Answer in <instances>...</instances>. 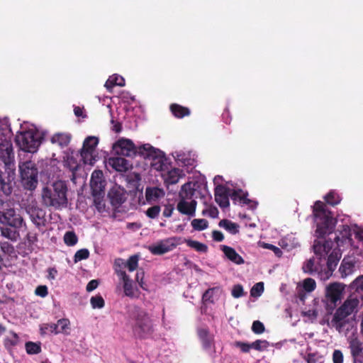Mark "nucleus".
Returning <instances> with one entry per match:
<instances>
[{"instance_id":"1","label":"nucleus","mask_w":363,"mask_h":363,"mask_svg":"<svg viewBox=\"0 0 363 363\" xmlns=\"http://www.w3.org/2000/svg\"><path fill=\"white\" fill-rule=\"evenodd\" d=\"M335 240H337V238ZM340 246L337 245V242L334 243L331 240H318L315 242L313 245L315 254L319 257L320 261L322 259L327 260L328 269L325 271V276H323L321 274V279H328L335 269L342 255L340 250L338 248ZM342 247H346V246Z\"/></svg>"},{"instance_id":"2","label":"nucleus","mask_w":363,"mask_h":363,"mask_svg":"<svg viewBox=\"0 0 363 363\" xmlns=\"http://www.w3.org/2000/svg\"><path fill=\"white\" fill-rule=\"evenodd\" d=\"M67 188L61 180L44 186L41 191L42 203L48 207L60 208L67 204Z\"/></svg>"},{"instance_id":"3","label":"nucleus","mask_w":363,"mask_h":363,"mask_svg":"<svg viewBox=\"0 0 363 363\" xmlns=\"http://www.w3.org/2000/svg\"><path fill=\"white\" fill-rule=\"evenodd\" d=\"M11 135V128L6 121H0V161L4 164L9 176L15 175L14 155L11 145L7 140Z\"/></svg>"},{"instance_id":"4","label":"nucleus","mask_w":363,"mask_h":363,"mask_svg":"<svg viewBox=\"0 0 363 363\" xmlns=\"http://www.w3.org/2000/svg\"><path fill=\"white\" fill-rule=\"evenodd\" d=\"M112 150L115 155L125 157H133L137 152L145 157L157 156V150L150 145L145 144L137 148L131 140L124 138H120L113 144Z\"/></svg>"},{"instance_id":"5","label":"nucleus","mask_w":363,"mask_h":363,"mask_svg":"<svg viewBox=\"0 0 363 363\" xmlns=\"http://www.w3.org/2000/svg\"><path fill=\"white\" fill-rule=\"evenodd\" d=\"M313 214L317 222L316 236L321 238L331 233L335 228L336 220L332 217L331 213L325 210L323 202L316 201L315 203Z\"/></svg>"},{"instance_id":"6","label":"nucleus","mask_w":363,"mask_h":363,"mask_svg":"<svg viewBox=\"0 0 363 363\" xmlns=\"http://www.w3.org/2000/svg\"><path fill=\"white\" fill-rule=\"evenodd\" d=\"M43 140L41 133L32 127L26 130L19 132L16 137V141L19 147L28 152H35Z\"/></svg>"},{"instance_id":"7","label":"nucleus","mask_w":363,"mask_h":363,"mask_svg":"<svg viewBox=\"0 0 363 363\" xmlns=\"http://www.w3.org/2000/svg\"><path fill=\"white\" fill-rule=\"evenodd\" d=\"M21 181L23 187L28 190L35 189L38 184V169L32 161L19 164Z\"/></svg>"},{"instance_id":"8","label":"nucleus","mask_w":363,"mask_h":363,"mask_svg":"<svg viewBox=\"0 0 363 363\" xmlns=\"http://www.w3.org/2000/svg\"><path fill=\"white\" fill-rule=\"evenodd\" d=\"M157 156L154 159L155 162L152 164V166L157 170L161 171V175L167 184H175L179 179L183 176L182 172L177 168H171L169 169H164L163 164L162 163V158L160 157V152L157 150Z\"/></svg>"},{"instance_id":"9","label":"nucleus","mask_w":363,"mask_h":363,"mask_svg":"<svg viewBox=\"0 0 363 363\" xmlns=\"http://www.w3.org/2000/svg\"><path fill=\"white\" fill-rule=\"evenodd\" d=\"M134 333L140 337H145L152 332L151 320L143 311H138L134 316Z\"/></svg>"},{"instance_id":"10","label":"nucleus","mask_w":363,"mask_h":363,"mask_svg":"<svg viewBox=\"0 0 363 363\" xmlns=\"http://www.w3.org/2000/svg\"><path fill=\"white\" fill-rule=\"evenodd\" d=\"M354 234V237L359 241L363 242V228L359 227L356 225L351 227L343 226L342 230L340 235L337 236V243L340 246H352V235Z\"/></svg>"},{"instance_id":"11","label":"nucleus","mask_w":363,"mask_h":363,"mask_svg":"<svg viewBox=\"0 0 363 363\" xmlns=\"http://www.w3.org/2000/svg\"><path fill=\"white\" fill-rule=\"evenodd\" d=\"M0 223L9 225L17 229L23 226V219L13 208L0 211Z\"/></svg>"},{"instance_id":"12","label":"nucleus","mask_w":363,"mask_h":363,"mask_svg":"<svg viewBox=\"0 0 363 363\" xmlns=\"http://www.w3.org/2000/svg\"><path fill=\"white\" fill-rule=\"evenodd\" d=\"M345 286L340 283H333L326 287L325 296L332 303L335 304L342 298Z\"/></svg>"},{"instance_id":"13","label":"nucleus","mask_w":363,"mask_h":363,"mask_svg":"<svg viewBox=\"0 0 363 363\" xmlns=\"http://www.w3.org/2000/svg\"><path fill=\"white\" fill-rule=\"evenodd\" d=\"M116 273L123 283V289L125 296L134 297L137 294V289L133 286L132 280L125 271L116 268Z\"/></svg>"},{"instance_id":"14","label":"nucleus","mask_w":363,"mask_h":363,"mask_svg":"<svg viewBox=\"0 0 363 363\" xmlns=\"http://www.w3.org/2000/svg\"><path fill=\"white\" fill-rule=\"evenodd\" d=\"M90 186L92 194H103L105 188L104 174L101 170H95L91 174Z\"/></svg>"},{"instance_id":"15","label":"nucleus","mask_w":363,"mask_h":363,"mask_svg":"<svg viewBox=\"0 0 363 363\" xmlns=\"http://www.w3.org/2000/svg\"><path fill=\"white\" fill-rule=\"evenodd\" d=\"M196 206L197 202L195 200L179 199L177 209L180 213L191 218L196 215Z\"/></svg>"},{"instance_id":"16","label":"nucleus","mask_w":363,"mask_h":363,"mask_svg":"<svg viewBox=\"0 0 363 363\" xmlns=\"http://www.w3.org/2000/svg\"><path fill=\"white\" fill-rule=\"evenodd\" d=\"M230 189L224 186L219 185L215 189V200L221 208H225L229 206L228 196H230Z\"/></svg>"},{"instance_id":"17","label":"nucleus","mask_w":363,"mask_h":363,"mask_svg":"<svg viewBox=\"0 0 363 363\" xmlns=\"http://www.w3.org/2000/svg\"><path fill=\"white\" fill-rule=\"evenodd\" d=\"M172 156L179 164L184 166L193 167L196 163L194 155L190 152L176 150L172 153Z\"/></svg>"},{"instance_id":"18","label":"nucleus","mask_w":363,"mask_h":363,"mask_svg":"<svg viewBox=\"0 0 363 363\" xmlns=\"http://www.w3.org/2000/svg\"><path fill=\"white\" fill-rule=\"evenodd\" d=\"M26 211L35 225L40 226L43 223L44 212L35 203L29 204Z\"/></svg>"},{"instance_id":"19","label":"nucleus","mask_w":363,"mask_h":363,"mask_svg":"<svg viewBox=\"0 0 363 363\" xmlns=\"http://www.w3.org/2000/svg\"><path fill=\"white\" fill-rule=\"evenodd\" d=\"M230 196L231 199L235 203L240 205H247L251 208H256L257 203L254 201H251L247 199V194L243 192L242 190H236L230 192Z\"/></svg>"},{"instance_id":"20","label":"nucleus","mask_w":363,"mask_h":363,"mask_svg":"<svg viewBox=\"0 0 363 363\" xmlns=\"http://www.w3.org/2000/svg\"><path fill=\"white\" fill-rule=\"evenodd\" d=\"M175 247L172 239L162 240L150 247V252L154 255H162L172 250Z\"/></svg>"},{"instance_id":"21","label":"nucleus","mask_w":363,"mask_h":363,"mask_svg":"<svg viewBox=\"0 0 363 363\" xmlns=\"http://www.w3.org/2000/svg\"><path fill=\"white\" fill-rule=\"evenodd\" d=\"M320 262V260L318 262L315 258H311L303 263L302 267L303 271L308 274L316 272L318 273L320 277L321 274L323 276H325V271H323V264Z\"/></svg>"},{"instance_id":"22","label":"nucleus","mask_w":363,"mask_h":363,"mask_svg":"<svg viewBox=\"0 0 363 363\" xmlns=\"http://www.w3.org/2000/svg\"><path fill=\"white\" fill-rule=\"evenodd\" d=\"M108 197L111 203L114 206L123 203L125 199V191L119 186H113L108 192Z\"/></svg>"},{"instance_id":"23","label":"nucleus","mask_w":363,"mask_h":363,"mask_svg":"<svg viewBox=\"0 0 363 363\" xmlns=\"http://www.w3.org/2000/svg\"><path fill=\"white\" fill-rule=\"evenodd\" d=\"M165 196L163 189L157 186H150L145 189V198L148 203L157 202Z\"/></svg>"},{"instance_id":"24","label":"nucleus","mask_w":363,"mask_h":363,"mask_svg":"<svg viewBox=\"0 0 363 363\" xmlns=\"http://www.w3.org/2000/svg\"><path fill=\"white\" fill-rule=\"evenodd\" d=\"M359 303L356 298H347L336 311L347 317L357 308Z\"/></svg>"},{"instance_id":"25","label":"nucleus","mask_w":363,"mask_h":363,"mask_svg":"<svg viewBox=\"0 0 363 363\" xmlns=\"http://www.w3.org/2000/svg\"><path fill=\"white\" fill-rule=\"evenodd\" d=\"M355 262L353 257H346L343 259L339 269L342 277H346L353 273Z\"/></svg>"},{"instance_id":"26","label":"nucleus","mask_w":363,"mask_h":363,"mask_svg":"<svg viewBox=\"0 0 363 363\" xmlns=\"http://www.w3.org/2000/svg\"><path fill=\"white\" fill-rule=\"evenodd\" d=\"M108 164L116 171L121 172H126L130 167L128 162L123 157H111Z\"/></svg>"},{"instance_id":"27","label":"nucleus","mask_w":363,"mask_h":363,"mask_svg":"<svg viewBox=\"0 0 363 363\" xmlns=\"http://www.w3.org/2000/svg\"><path fill=\"white\" fill-rule=\"evenodd\" d=\"M72 136L67 133H57L54 134L50 138L53 145H56L62 148L67 147L71 140Z\"/></svg>"},{"instance_id":"28","label":"nucleus","mask_w":363,"mask_h":363,"mask_svg":"<svg viewBox=\"0 0 363 363\" xmlns=\"http://www.w3.org/2000/svg\"><path fill=\"white\" fill-rule=\"evenodd\" d=\"M199 337L205 350H210L213 345V337L207 328H201L197 330Z\"/></svg>"},{"instance_id":"29","label":"nucleus","mask_w":363,"mask_h":363,"mask_svg":"<svg viewBox=\"0 0 363 363\" xmlns=\"http://www.w3.org/2000/svg\"><path fill=\"white\" fill-rule=\"evenodd\" d=\"M347 316L335 311L331 320V326L335 328L339 333H342L347 323Z\"/></svg>"},{"instance_id":"30","label":"nucleus","mask_w":363,"mask_h":363,"mask_svg":"<svg viewBox=\"0 0 363 363\" xmlns=\"http://www.w3.org/2000/svg\"><path fill=\"white\" fill-rule=\"evenodd\" d=\"M222 250L226 257L235 264H241L244 263L242 257L238 254L233 248L226 245H223Z\"/></svg>"},{"instance_id":"31","label":"nucleus","mask_w":363,"mask_h":363,"mask_svg":"<svg viewBox=\"0 0 363 363\" xmlns=\"http://www.w3.org/2000/svg\"><path fill=\"white\" fill-rule=\"evenodd\" d=\"M195 184L188 182L184 184L181 189L179 196V199L193 200L192 197L195 192Z\"/></svg>"},{"instance_id":"32","label":"nucleus","mask_w":363,"mask_h":363,"mask_svg":"<svg viewBox=\"0 0 363 363\" xmlns=\"http://www.w3.org/2000/svg\"><path fill=\"white\" fill-rule=\"evenodd\" d=\"M81 160L84 164L94 165L98 158L97 152H93L81 149Z\"/></svg>"},{"instance_id":"33","label":"nucleus","mask_w":363,"mask_h":363,"mask_svg":"<svg viewBox=\"0 0 363 363\" xmlns=\"http://www.w3.org/2000/svg\"><path fill=\"white\" fill-rule=\"evenodd\" d=\"M59 334L69 335L72 330L71 322L68 318H61L57 321Z\"/></svg>"},{"instance_id":"34","label":"nucleus","mask_w":363,"mask_h":363,"mask_svg":"<svg viewBox=\"0 0 363 363\" xmlns=\"http://www.w3.org/2000/svg\"><path fill=\"white\" fill-rule=\"evenodd\" d=\"M7 174H9V170ZM14 178V176L11 174V177L8 175L7 179L3 177L2 173L0 172V190L6 195H9L11 193V182Z\"/></svg>"},{"instance_id":"35","label":"nucleus","mask_w":363,"mask_h":363,"mask_svg":"<svg viewBox=\"0 0 363 363\" xmlns=\"http://www.w3.org/2000/svg\"><path fill=\"white\" fill-rule=\"evenodd\" d=\"M125 85L124 79L119 75L114 74L111 76L105 83V87L111 91L114 86H123Z\"/></svg>"},{"instance_id":"36","label":"nucleus","mask_w":363,"mask_h":363,"mask_svg":"<svg viewBox=\"0 0 363 363\" xmlns=\"http://www.w3.org/2000/svg\"><path fill=\"white\" fill-rule=\"evenodd\" d=\"M279 245L282 248L290 250L298 246V242L294 237L289 235L281 239Z\"/></svg>"},{"instance_id":"37","label":"nucleus","mask_w":363,"mask_h":363,"mask_svg":"<svg viewBox=\"0 0 363 363\" xmlns=\"http://www.w3.org/2000/svg\"><path fill=\"white\" fill-rule=\"evenodd\" d=\"M99 143V138L96 136H89L85 138L83 143L82 150L96 152V146Z\"/></svg>"},{"instance_id":"38","label":"nucleus","mask_w":363,"mask_h":363,"mask_svg":"<svg viewBox=\"0 0 363 363\" xmlns=\"http://www.w3.org/2000/svg\"><path fill=\"white\" fill-rule=\"evenodd\" d=\"M350 347L352 354L355 357L358 356L362 351V343L357 337H350L349 339Z\"/></svg>"},{"instance_id":"39","label":"nucleus","mask_w":363,"mask_h":363,"mask_svg":"<svg viewBox=\"0 0 363 363\" xmlns=\"http://www.w3.org/2000/svg\"><path fill=\"white\" fill-rule=\"evenodd\" d=\"M18 341L19 338L18 335L16 333L11 331L4 340V346L8 350H11L18 343Z\"/></svg>"},{"instance_id":"40","label":"nucleus","mask_w":363,"mask_h":363,"mask_svg":"<svg viewBox=\"0 0 363 363\" xmlns=\"http://www.w3.org/2000/svg\"><path fill=\"white\" fill-rule=\"evenodd\" d=\"M65 165L72 172H74L77 170L80 164L78 162L76 157L73 154H71L67 156L65 160Z\"/></svg>"},{"instance_id":"41","label":"nucleus","mask_w":363,"mask_h":363,"mask_svg":"<svg viewBox=\"0 0 363 363\" xmlns=\"http://www.w3.org/2000/svg\"><path fill=\"white\" fill-rule=\"evenodd\" d=\"M170 108L173 114L178 118H182L185 116L189 115L190 113V111L187 108L181 106L177 104H172Z\"/></svg>"},{"instance_id":"42","label":"nucleus","mask_w":363,"mask_h":363,"mask_svg":"<svg viewBox=\"0 0 363 363\" xmlns=\"http://www.w3.org/2000/svg\"><path fill=\"white\" fill-rule=\"evenodd\" d=\"M186 243L187 246L199 252H206L208 250L206 245L196 240H186Z\"/></svg>"},{"instance_id":"43","label":"nucleus","mask_w":363,"mask_h":363,"mask_svg":"<svg viewBox=\"0 0 363 363\" xmlns=\"http://www.w3.org/2000/svg\"><path fill=\"white\" fill-rule=\"evenodd\" d=\"M192 228L197 231H201L208 227V222L203 218H196L191 220Z\"/></svg>"},{"instance_id":"44","label":"nucleus","mask_w":363,"mask_h":363,"mask_svg":"<svg viewBox=\"0 0 363 363\" xmlns=\"http://www.w3.org/2000/svg\"><path fill=\"white\" fill-rule=\"evenodd\" d=\"M315 281L311 278L305 279L302 283L298 284V287H302V289L308 293L313 291L315 289Z\"/></svg>"},{"instance_id":"45","label":"nucleus","mask_w":363,"mask_h":363,"mask_svg":"<svg viewBox=\"0 0 363 363\" xmlns=\"http://www.w3.org/2000/svg\"><path fill=\"white\" fill-rule=\"evenodd\" d=\"M26 350L29 354H36L40 352V343L28 342L26 343Z\"/></svg>"},{"instance_id":"46","label":"nucleus","mask_w":363,"mask_h":363,"mask_svg":"<svg viewBox=\"0 0 363 363\" xmlns=\"http://www.w3.org/2000/svg\"><path fill=\"white\" fill-rule=\"evenodd\" d=\"M219 225L220 227L224 228L225 230H228L233 234H235L238 232V226L235 223L227 220H222L219 223Z\"/></svg>"},{"instance_id":"47","label":"nucleus","mask_w":363,"mask_h":363,"mask_svg":"<svg viewBox=\"0 0 363 363\" xmlns=\"http://www.w3.org/2000/svg\"><path fill=\"white\" fill-rule=\"evenodd\" d=\"M1 235L10 240H16L18 234L16 230L9 227H3L1 228Z\"/></svg>"},{"instance_id":"48","label":"nucleus","mask_w":363,"mask_h":363,"mask_svg":"<svg viewBox=\"0 0 363 363\" xmlns=\"http://www.w3.org/2000/svg\"><path fill=\"white\" fill-rule=\"evenodd\" d=\"M125 267H127L130 272L135 271L138 267V257L136 255H133L129 257V259L125 262Z\"/></svg>"},{"instance_id":"49","label":"nucleus","mask_w":363,"mask_h":363,"mask_svg":"<svg viewBox=\"0 0 363 363\" xmlns=\"http://www.w3.org/2000/svg\"><path fill=\"white\" fill-rule=\"evenodd\" d=\"M77 237L73 232H67L65 234L64 241L69 246H73L77 242Z\"/></svg>"},{"instance_id":"50","label":"nucleus","mask_w":363,"mask_h":363,"mask_svg":"<svg viewBox=\"0 0 363 363\" xmlns=\"http://www.w3.org/2000/svg\"><path fill=\"white\" fill-rule=\"evenodd\" d=\"M103 194H93L94 205L99 211H103L105 208V203L103 199Z\"/></svg>"},{"instance_id":"51","label":"nucleus","mask_w":363,"mask_h":363,"mask_svg":"<svg viewBox=\"0 0 363 363\" xmlns=\"http://www.w3.org/2000/svg\"><path fill=\"white\" fill-rule=\"evenodd\" d=\"M89 256V251L87 249H81L78 250L74 257V262H78L81 260L86 259Z\"/></svg>"},{"instance_id":"52","label":"nucleus","mask_w":363,"mask_h":363,"mask_svg":"<svg viewBox=\"0 0 363 363\" xmlns=\"http://www.w3.org/2000/svg\"><path fill=\"white\" fill-rule=\"evenodd\" d=\"M264 291V284L262 282L257 283L253 286L250 291V294L253 297L260 296Z\"/></svg>"},{"instance_id":"53","label":"nucleus","mask_w":363,"mask_h":363,"mask_svg":"<svg viewBox=\"0 0 363 363\" xmlns=\"http://www.w3.org/2000/svg\"><path fill=\"white\" fill-rule=\"evenodd\" d=\"M325 201L330 205H336L340 203V197L334 192H330L325 196Z\"/></svg>"},{"instance_id":"54","label":"nucleus","mask_w":363,"mask_h":363,"mask_svg":"<svg viewBox=\"0 0 363 363\" xmlns=\"http://www.w3.org/2000/svg\"><path fill=\"white\" fill-rule=\"evenodd\" d=\"M92 308H101L104 306V301L101 296H94L90 300Z\"/></svg>"},{"instance_id":"55","label":"nucleus","mask_w":363,"mask_h":363,"mask_svg":"<svg viewBox=\"0 0 363 363\" xmlns=\"http://www.w3.org/2000/svg\"><path fill=\"white\" fill-rule=\"evenodd\" d=\"M268 346L269 342L267 340H259L252 343V347L259 351L266 350Z\"/></svg>"},{"instance_id":"56","label":"nucleus","mask_w":363,"mask_h":363,"mask_svg":"<svg viewBox=\"0 0 363 363\" xmlns=\"http://www.w3.org/2000/svg\"><path fill=\"white\" fill-rule=\"evenodd\" d=\"M160 212V207L159 206H154L146 211V215L150 218H155L158 216Z\"/></svg>"},{"instance_id":"57","label":"nucleus","mask_w":363,"mask_h":363,"mask_svg":"<svg viewBox=\"0 0 363 363\" xmlns=\"http://www.w3.org/2000/svg\"><path fill=\"white\" fill-rule=\"evenodd\" d=\"M231 293H232V296L234 298H240V297L244 296L243 287L240 284L235 285L232 289Z\"/></svg>"},{"instance_id":"58","label":"nucleus","mask_w":363,"mask_h":363,"mask_svg":"<svg viewBox=\"0 0 363 363\" xmlns=\"http://www.w3.org/2000/svg\"><path fill=\"white\" fill-rule=\"evenodd\" d=\"M252 330L255 333L261 334L264 331V326L262 323L256 320L252 323Z\"/></svg>"},{"instance_id":"59","label":"nucleus","mask_w":363,"mask_h":363,"mask_svg":"<svg viewBox=\"0 0 363 363\" xmlns=\"http://www.w3.org/2000/svg\"><path fill=\"white\" fill-rule=\"evenodd\" d=\"M302 315L307 317L310 320H315L318 316V311L315 308L309 309L308 311H302Z\"/></svg>"},{"instance_id":"60","label":"nucleus","mask_w":363,"mask_h":363,"mask_svg":"<svg viewBox=\"0 0 363 363\" xmlns=\"http://www.w3.org/2000/svg\"><path fill=\"white\" fill-rule=\"evenodd\" d=\"M333 363H342L343 362V354L340 350H336L334 351L333 354Z\"/></svg>"},{"instance_id":"61","label":"nucleus","mask_w":363,"mask_h":363,"mask_svg":"<svg viewBox=\"0 0 363 363\" xmlns=\"http://www.w3.org/2000/svg\"><path fill=\"white\" fill-rule=\"evenodd\" d=\"M35 293L37 296L44 298L48 294V288L46 286H39L36 288Z\"/></svg>"},{"instance_id":"62","label":"nucleus","mask_w":363,"mask_h":363,"mask_svg":"<svg viewBox=\"0 0 363 363\" xmlns=\"http://www.w3.org/2000/svg\"><path fill=\"white\" fill-rule=\"evenodd\" d=\"M264 247L267 249L272 250L277 257H281L282 255L281 250L273 245L264 244Z\"/></svg>"},{"instance_id":"63","label":"nucleus","mask_w":363,"mask_h":363,"mask_svg":"<svg viewBox=\"0 0 363 363\" xmlns=\"http://www.w3.org/2000/svg\"><path fill=\"white\" fill-rule=\"evenodd\" d=\"M143 279L144 272L143 271L138 272L136 274L135 280L139 284L141 288L145 289Z\"/></svg>"},{"instance_id":"64","label":"nucleus","mask_w":363,"mask_h":363,"mask_svg":"<svg viewBox=\"0 0 363 363\" xmlns=\"http://www.w3.org/2000/svg\"><path fill=\"white\" fill-rule=\"evenodd\" d=\"M99 285V282L96 279H93L90 281L88 284L86 285V291H91L97 288Z\"/></svg>"}]
</instances>
